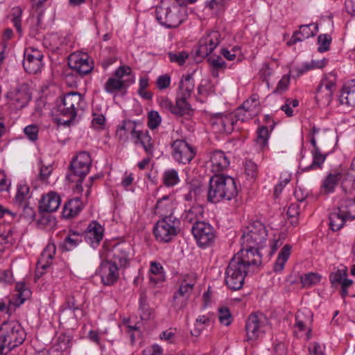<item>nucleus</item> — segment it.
<instances>
[{
	"label": "nucleus",
	"instance_id": "41",
	"mask_svg": "<svg viewBox=\"0 0 355 355\" xmlns=\"http://www.w3.org/2000/svg\"><path fill=\"white\" fill-rule=\"evenodd\" d=\"M139 311L141 318L142 320H147L150 318L152 314V309L149 307L147 303V296L144 291H141L140 293Z\"/></svg>",
	"mask_w": 355,
	"mask_h": 355
},
{
	"label": "nucleus",
	"instance_id": "57",
	"mask_svg": "<svg viewBox=\"0 0 355 355\" xmlns=\"http://www.w3.org/2000/svg\"><path fill=\"white\" fill-rule=\"evenodd\" d=\"M207 61L213 69L220 70L226 67V62L220 56H211Z\"/></svg>",
	"mask_w": 355,
	"mask_h": 355
},
{
	"label": "nucleus",
	"instance_id": "61",
	"mask_svg": "<svg viewBox=\"0 0 355 355\" xmlns=\"http://www.w3.org/2000/svg\"><path fill=\"white\" fill-rule=\"evenodd\" d=\"M245 169L246 175L252 178H254L257 175V164L251 160H246L245 164Z\"/></svg>",
	"mask_w": 355,
	"mask_h": 355
},
{
	"label": "nucleus",
	"instance_id": "18",
	"mask_svg": "<svg viewBox=\"0 0 355 355\" xmlns=\"http://www.w3.org/2000/svg\"><path fill=\"white\" fill-rule=\"evenodd\" d=\"M234 117L232 114L216 113L211 116L210 123L216 132L230 134L234 129Z\"/></svg>",
	"mask_w": 355,
	"mask_h": 355
},
{
	"label": "nucleus",
	"instance_id": "54",
	"mask_svg": "<svg viewBox=\"0 0 355 355\" xmlns=\"http://www.w3.org/2000/svg\"><path fill=\"white\" fill-rule=\"evenodd\" d=\"M290 77L291 74L284 75L281 80L278 82L277 85L274 90V94H282L284 92L286 91L288 88V85L290 84Z\"/></svg>",
	"mask_w": 355,
	"mask_h": 355
},
{
	"label": "nucleus",
	"instance_id": "35",
	"mask_svg": "<svg viewBox=\"0 0 355 355\" xmlns=\"http://www.w3.org/2000/svg\"><path fill=\"white\" fill-rule=\"evenodd\" d=\"M82 209L81 202L78 198L72 199L64 204L62 210V216L65 218H69L78 214Z\"/></svg>",
	"mask_w": 355,
	"mask_h": 355
},
{
	"label": "nucleus",
	"instance_id": "6",
	"mask_svg": "<svg viewBox=\"0 0 355 355\" xmlns=\"http://www.w3.org/2000/svg\"><path fill=\"white\" fill-rule=\"evenodd\" d=\"M267 235L264 225L259 221H254L243 230L241 246L260 248L266 242Z\"/></svg>",
	"mask_w": 355,
	"mask_h": 355
},
{
	"label": "nucleus",
	"instance_id": "17",
	"mask_svg": "<svg viewBox=\"0 0 355 355\" xmlns=\"http://www.w3.org/2000/svg\"><path fill=\"white\" fill-rule=\"evenodd\" d=\"M119 267L108 259L102 261L98 268L102 283L105 286L114 284L119 279Z\"/></svg>",
	"mask_w": 355,
	"mask_h": 355
},
{
	"label": "nucleus",
	"instance_id": "59",
	"mask_svg": "<svg viewBox=\"0 0 355 355\" xmlns=\"http://www.w3.org/2000/svg\"><path fill=\"white\" fill-rule=\"evenodd\" d=\"M171 84V77L168 74L159 76L156 81V85L160 90L167 89Z\"/></svg>",
	"mask_w": 355,
	"mask_h": 355
},
{
	"label": "nucleus",
	"instance_id": "37",
	"mask_svg": "<svg viewBox=\"0 0 355 355\" xmlns=\"http://www.w3.org/2000/svg\"><path fill=\"white\" fill-rule=\"evenodd\" d=\"M311 36V28L309 24L301 25L299 31H295L289 41L287 42L288 46H291L298 42L304 41Z\"/></svg>",
	"mask_w": 355,
	"mask_h": 355
},
{
	"label": "nucleus",
	"instance_id": "55",
	"mask_svg": "<svg viewBox=\"0 0 355 355\" xmlns=\"http://www.w3.org/2000/svg\"><path fill=\"white\" fill-rule=\"evenodd\" d=\"M22 10L19 7H15L12 9V21L14 26L19 33L21 32V17Z\"/></svg>",
	"mask_w": 355,
	"mask_h": 355
},
{
	"label": "nucleus",
	"instance_id": "14",
	"mask_svg": "<svg viewBox=\"0 0 355 355\" xmlns=\"http://www.w3.org/2000/svg\"><path fill=\"white\" fill-rule=\"evenodd\" d=\"M68 65L81 76L89 73L94 69L89 55L83 53H71L68 58Z\"/></svg>",
	"mask_w": 355,
	"mask_h": 355
},
{
	"label": "nucleus",
	"instance_id": "62",
	"mask_svg": "<svg viewBox=\"0 0 355 355\" xmlns=\"http://www.w3.org/2000/svg\"><path fill=\"white\" fill-rule=\"evenodd\" d=\"M250 112H247V110L243 109L241 106H240L236 110L235 113V116L237 118V120L241 121H245L249 119H252L255 116H250L248 115Z\"/></svg>",
	"mask_w": 355,
	"mask_h": 355
},
{
	"label": "nucleus",
	"instance_id": "20",
	"mask_svg": "<svg viewBox=\"0 0 355 355\" xmlns=\"http://www.w3.org/2000/svg\"><path fill=\"white\" fill-rule=\"evenodd\" d=\"M130 248L127 245L117 244L113 247L109 252V260L115 263L119 268H125L129 263Z\"/></svg>",
	"mask_w": 355,
	"mask_h": 355
},
{
	"label": "nucleus",
	"instance_id": "7",
	"mask_svg": "<svg viewBox=\"0 0 355 355\" xmlns=\"http://www.w3.org/2000/svg\"><path fill=\"white\" fill-rule=\"evenodd\" d=\"M180 220L174 216L158 220L153 229L156 239L160 242L171 241L180 231Z\"/></svg>",
	"mask_w": 355,
	"mask_h": 355
},
{
	"label": "nucleus",
	"instance_id": "1",
	"mask_svg": "<svg viewBox=\"0 0 355 355\" xmlns=\"http://www.w3.org/2000/svg\"><path fill=\"white\" fill-rule=\"evenodd\" d=\"M155 15L163 26L176 28L187 18V5L182 0H162L155 8Z\"/></svg>",
	"mask_w": 355,
	"mask_h": 355
},
{
	"label": "nucleus",
	"instance_id": "22",
	"mask_svg": "<svg viewBox=\"0 0 355 355\" xmlns=\"http://www.w3.org/2000/svg\"><path fill=\"white\" fill-rule=\"evenodd\" d=\"M55 254V245L49 243L42 252L41 255L37 261L36 276L38 278L43 275V270L50 266Z\"/></svg>",
	"mask_w": 355,
	"mask_h": 355
},
{
	"label": "nucleus",
	"instance_id": "15",
	"mask_svg": "<svg viewBox=\"0 0 355 355\" xmlns=\"http://www.w3.org/2000/svg\"><path fill=\"white\" fill-rule=\"evenodd\" d=\"M329 281L333 287L340 286V296L345 300L349 295L348 288L352 286L354 282L347 278V268L342 266L336 268L329 275Z\"/></svg>",
	"mask_w": 355,
	"mask_h": 355
},
{
	"label": "nucleus",
	"instance_id": "42",
	"mask_svg": "<svg viewBox=\"0 0 355 355\" xmlns=\"http://www.w3.org/2000/svg\"><path fill=\"white\" fill-rule=\"evenodd\" d=\"M180 178L176 170L172 168L164 171L163 174V182L166 187H173L178 184Z\"/></svg>",
	"mask_w": 355,
	"mask_h": 355
},
{
	"label": "nucleus",
	"instance_id": "45",
	"mask_svg": "<svg viewBox=\"0 0 355 355\" xmlns=\"http://www.w3.org/2000/svg\"><path fill=\"white\" fill-rule=\"evenodd\" d=\"M12 234L13 230L11 227H9L7 230H0V252L3 251L6 245L12 244Z\"/></svg>",
	"mask_w": 355,
	"mask_h": 355
},
{
	"label": "nucleus",
	"instance_id": "13",
	"mask_svg": "<svg viewBox=\"0 0 355 355\" xmlns=\"http://www.w3.org/2000/svg\"><path fill=\"white\" fill-rule=\"evenodd\" d=\"M192 233L200 247H207L214 242L215 232L213 227L204 221L192 226Z\"/></svg>",
	"mask_w": 355,
	"mask_h": 355
},
{
	"label": "nucleus",
	"instance_id": "38",
	"mask_svg": "<svg viewBox=\"0 0 355 355\" xmlns=\"http://www.w3.org/2000/svg\"><path fill=\"white\" fill-rule=\"evenodd\" d=\"M83 235L76 232H70L69 234L64 239L61 246L66 251L75 248L83 241Z\"/></svg>",
	"mask_w": 355,
	"mask_h": 355
},
{
	"label": "nucleus",
	"instance_id": "49",
	"mask_svg": "<svg viewBox=\"0 0 355 355\" xmlns=\"http://www.w3.org/2000/svg\"><path fill=\"white\" fill-rule=\"evenodd\" d=\"M16 297L19 300V304L24 303V302L31 295V291L28 289L24 283H17L16 284Z\"/></svg>",
	"mask_w": 355,
	"mask_h": 355
},
{
	"label": "nucleus",
	"instance_id": "4",
	"mask_svg": "<svg viewBox=\"0 0 355 355\" xmlns=\"http://www.w3.org/2000/svg\"><path fill=\"white\" fill-rule=\"evenodd\" d=\"M26 334L17 321H5L0 327V355H6L11 350L21 345Z\"/></svg>",
	"mask_w": 355,
	"mask_h": 355
},
{
	"label": "nucleus",
	"instance_id": "30",
	"mask_svg": "<svg viewBox=\"0 0 355 355\" xmlns=\"http://www.w3.org/2000/svg\"><path fill=\"white\" fill-rule=\"evenodd\" d=\"M339 100L341 104L355 106V80L349 81L343 86Z\"/></svg>",
	"mask_w": 355,
	"mask_h": 355
},
{
	"label": "nucleus",
	"instance_id": "9",
	"mask_svg": "<svg viewBox=\"0 0 355 355\" xmlns=\"http://www.w3.org/2000/svg\"><path fill=\"white\" fill-rule=\"evenodd\" d=\"M268 318L262 313H251L245 323L246 341L257 340L265 333Z\"/></svg>",
	"mask_w": 355,
	"mask_h": 355
},
{
	"label": "nucleus",
	"instance_id": "28",
	"mask_svg": "<svg viewBox=\"0 0 355 355\" xmlns=\"http://www.w3.org/2000/svg\"><path fill=\"white\" fill-rule=\"evenodd\" d=\"M173 201L168 196H164L159 199L154 208L155 214L159 215L162 218L173 216Z\"/></svg>",
	"mask_w": 355,
	"mask_h": 355
},
{
	"label": "nucleus",
	"instance_id": "23",
	"mask_svg": "<svg viewBox=\"0 0 355 355\" xmlns=\"http://www.w3.org/2000/svg\"><path fill=\"white\" fill-rule=\"evenodd\" d=\"M87 243L93 248L98 245L103 236V227L96 221L92 222L87 230L82 234Z\"/></svg>",
	"mask_w": 355,
	"mask_h": 355
},
{
	"label": "nucleus",
	"instance_id": "56",
	"mask_svg": "<svg viewBox=\"0 0 355 355\" xmlns=\"http://www.w3.org/2000/svg\"><path fill=\"white\" fill-rule=\"evenodd\" d=\"M218 319L220 322L225 326L232 323V315L227 308L223 307L219 309Z\"/></svg>",
	"mask_w": 355,
	"mask_h": 355
},
{
	"label": "nucleus",
	"instance_id": "48",
	"mask_svg": "<svg viewBox=\"0 0 355 355\" xmlns=\"http://www.w3.org/2000/svg\"><path fill=\"white\" fill-rule=\"evenodd\" d=\"M291 175L287 172L282 173L279 183L274 189V196L277 198L282 191L284 187L291 181Z\"/></svg>",
	"mask_w": 355,
	"mask_h": 355
},
{
	"label": "nucleus",
	"instance_id": "40",
	"mask_svg": "<svg viewBox=\"0 0 355 355\" xmlns=\"http://www.w3.org/2000/svg\"><path fill=\"white\" fill-rule=\"evenodd\" d=\"M190 96H185L184 94H180V96L177 98L176 103L174 105V110L173 114L178 116H183L189 113L191 109L189 103L187 99Z\"/></svg>",
	"mask_w": 355,
	"mask_h": 355
},
{
	"label": "nucleus",
	"instance_id": "32",
	"mask_svg": "<svg viewBox=\"0 0 355 355\" xmlns=\"http://www.w3.org/2000/svg\"><path fill=\"white\" fill-rule=\"evenodd\" d=\"M83 308V302H79L76 299L75 295H71L66 297L64 304L60 307L61 313H64L67 311H71L73 316L77 318L76 311H80V315H83L82 309Z\"/></svg>",
	"mask_w": 355,
	"mask_h": 355
},
{
	"label": "nucleus",
	"instance_id": "27",
	"mask_svg": "<svg viewBox=\"0 0 355 355\" xmlns=\"http://www.w3.org/2000/svg\"><path fill=\"white\" fill-rule=\"evenodd\" d=\"M140 123L135 121L125 120L117 130V135L120 141H126L128 139L127 134H130L131 138L134 139L137 133L139 131L138 129Z\"/></svg>",
	"mask_w": 355,
	"mask_h": 355
},
{
	"label": "nucleus",
	"instance_id": "3",
	"mask_svg": "<svg viewBox=\"0 0 355 355\" xmlns=\"http://www.w3.org/2000/svg\"><path fill=\"white\" fill-rule=\"evenodd\" d=\"M238 193L235 180L228 175L215 174L209 182L207 200L217 203L222 200H231Z\"/></svg>",
	"mask_w": 355,
	"mask_h": 355
},
{
	"label": "nucleus",
	"instance_id": "51",
	"mask_svg": "<svg viewBox=\"0 0 355 355\" xmlns=\"http://www.w3.org/2000/svg\"><path fill=\"white\" fill-rule=\"evenodd\" d=\"M300 207L297 203H292L287 209L286 215L290 223L295 225L297 222V216L300 214Z\"/></svg>",
	"mask_w": 355,
	"mask_h": 355
},
{
	"label": "nucleus",
	"instance_id": "46",
	"mask_svg": "<svg viewBox=\"0 0 355 355\" xmlns=\"http://www.w3.org/2000/svg\"><path fill=\"white\" fill-rule=\"evenodd\" d=\"M125 85L124 81L119 78H110L105 84V90L108 93H113L121 90Z\"/></svg>",
	"mask_w": 355,
	"mask_h": 355
},
{
	"label": "nucleus",
	"instance_id": "33",
	"mask_svg": "<svg viewBox=\"0 0 355 355\" xmlns=\"http://www.w3.org/2000/svg\"><path fill=\"white\" fill-rule=\"evenodd\" d=\"M204 208L200 205L193 206L183 214V218L185 222L196 225V223H201L203 218Z\"/></svg>",
	"mask_w": 355,
	"mask_h": 355
},
{
	"label": "nucleus",
	"instance_id": "39",
	"mask_svg": "<svg viewBox=\"0 0 355 355\" xmlns=\"http://www.w3.org/2000/svg\"><path fill=\"white\" fill-rule=\"evenodd\" d=\"M194 86L195 83L193 74L189 73L182 76L179 85L180 94H184L185 96H190L193 91Z\"/></svg>",
	"mask_w": 355,
	"mask_h": 355
},
{
	"label": "nucleus",
	"instance_id": "63",
	"mask_svg": "<svg viewBox=\"0 0 355 355\" xmlns=\"http://www.w3.org/2000/svg\"><path fill=\"white\" fill-rule=\"evenodd\" d=\"M311 69V64L309 63L304 64L302 67L293 68L290 71V74H292L293 78H297L302 75L304 73L309 71Z\"/></svg>",
	"mask_w": 355,
	"mask_h": 355
},
{
	"label": "nucleus",
	"instance_id": "60",
	"mask_svg": "<svg viewBox=\"0 0 355 355\" xmlns=\"http://www.w3.org/2000/svg\"><path fill=\"white\" fill-rule=\"evenodd\" d=\"M243 109L247 110V112H250L248 115L250 116H257L260 111V106L257 105V104L250 103V101L246 100L243 102V103L241 105Z\"/></svg>",
	"mask_w": 355,
	"mask_h": 355
},
{
	"label": "nucleus",
	"instance_id": "5",
	"mask_svg": "<svg viewBox=\"0 0 355 355\" xmlns=\"http://www.w3.org/2000/svg\"><path fill=\"white\" fill-rule=\"evenodd\" d=\"M91 165L89 153L86 151L80 152L70 163L67 179L70 182H76L77 189L83 190L82 182L89 172Z\"/></svg>",
	"mask_w": 355,
	"mask_h": 355
},
{
	"label": "nucleus",
	"instance_id": "10",
	"mask_svg": "<svg viewBox=\"0 0 355 355\" xmlns=\"http://www.w3.org/2000/svg\"><path fill=\"white\" fill-rule=\"evenodd\" d=\"M257 248H243L232 259L239 261L248 272H254L261 263V255Z\"/></svg>",
	"mask_w": 355,
	"mask_h": 355
},
{
	"label": "nucleus",
	"instance_id": "25",
	"mask_svg": "<svg viewBox=\"0 0 355 355\" xmlns=\"http://www.w3.org/2000/svg\"><path fill=\"white\" fill-rule=\"evenodd\" d=\"M210 168L215 174H219L225 171L230 164V161L221 150H215L210 155Z\"/></svg>",
	"mask_w": 355,
	"mask_h": 355
},
{
	"label": "nucleus",
	"instance_id": "11",
	"mask_svg": "<svg viewBox=\"0 0 355 355\" xmlns=\"http://www.w3.org/2000/svg\"><path fill=\"white\" fill-rule=\"evenodd\" d=\"M220 33L218 31H210L204 35L198 42L195 59L198 62L209 55L220 44Z\"/></svg>",
	"mask_w": 355,
	"mask_h": 355
},
{
	"label": "nucleus",
	"instance_id": "34",
	"mask_svg": "<svg viewBox=\"0 0 355 355\" xmlns=\"http://www.w3.org/2000/svg\"><path fill=\"white\" fill-rule=\"evenodd\" d=\"M135 144H140L148 154H152L154 150L152 138L148 130L145 132L139 130L134 138Z\"/></svg>",
	"mask_w": 355,
	"mask_h": 355
},
{
	"label": "nucleus",
	"instance_id": "31",
	"mask_svg": "<svg viewBox=\"0 0 355 355\" xmlns=\"http://www.w3.org/2000/svg\"><path fill=\"white\" fill-rule=\"evenodd\" d=\"M329 173L322 181V187L326 193H333L340 181L343 173L338 169Z\"/></svg>",
	"mask_w": 355,
	"mask_h": 355
},
{
	"label": "nucleus",
	"instance_id": "8",
	"mask_svg": "<svg viewBox=\"0 0 355 355\" xmlns=\"http://www.w3.org/2000/svg\"><path fill=\"white\" fill-rule=\"evenodd\" d=\"M247 272L239 261L231 259L225 273V283L227 288L232 291L241 289L244 284Z\"/></svg>",
	"mask_w": 355,
	"mask_h": 355
},
{
	"label": "nucleus",
	"instance_id": "16",
	"mask_svg": "<svg viewBox=\"0 0 355 355\" xmlns=\"http://www.w3.org/2000/svg\"><path fill=\"white\" fill-rule=\"evenodd\" d=\"M44 55L37 49H27L24 51L23 67L28 73L35 74L40 72L43 67Z\"/></svg>",
	"mask_w": 355,
	"mask_h": 355
},
{
	"label": "nucleus",
	"instance_id": "47",
	"mask_svg": "<svg viewBox=\"0 0 355 355\" xmlns=\"http://www.w3.org/2000/svg\"><path fill=\"white\" fill-rule=\"evenodd\" d=\"M168 57L171 62H175L179 65L184 64L186 60L189 58V53L187 51L168 52Z\"/></svg>",
	"mask_w": 355,
	"mask_h": 355
},
{
	"label": "nucleus",
	"instance_id": "36",
	"mask_svg": "<svg viewBox=\"0 0 355 355\" xmlns=\"http://www.w3.org/2000/svg\"><path fill=\"white\" fill-rule=\"evenodd\" d=\"M291 246L288 244L281 249L274 263L273 270L275 272H279L283 270L284 265L291 255Z\"/></svg>",
	"mask_w": 355,
	"mask_h": 355
},
{
	"label": "nucleus",
	"instance_id": "2",
	"mask_svg": "<svg viewBox=\"0 0 355 355\" xmlns=\"http://www.w3.org/2000/svg\"><path fill=\"white\" fill-rule=\"evenodd\" d=\"M86 107L84 96L77 92H70L63 95L58 101L55 112L59 116L58 123L70 125L74 123L78 110Z\"/></svg>",
	"mask_w": 355,
	"mask_h": 355
},
{
	"label": "nucleus",
	"instance_id": "53",
	"mask_svg": "<svg viewBox=\"0 0 355 355\" xmlns=\"http://www.w3.org/2000/svg\"><path fill=\"white\" fill-rule=\"evenodd\" d=\"M29 187L26 184H19L17 187V191L15 196L17 203L21 204L28 198Z\"/></svg>",
	"mask_w": 355,
	"mask_h": 355
},
{
	"label": "nucleus",
	"instance_id": "19",
	"mask_svg": "<svg viewBox=\"0 0 355 355\" xmlns=\"http://www.w3.org/2000/svg\"><path fill=\"white\" fill-rule=\"evenodd\" d=\"M7 97L12 101L18 108L24 107L31 99V94L26 85H21L13 88L7 94Z\"/></svg>",
	"mask_w": 355,
	"mask_h": 355
},
{
	"label": "nucleus",
	"instance_id": "29",
	"mask_svg": "<svg viewBox=\"0 0 355 355\" xmlns=\"http://www.w3.org/2000/svg\"><path fill=\"white\" fill-rule=\"evenodd\" d=\"M60 202V197L55 192H50L42 198L40 207L42 211L51 213L59 208Z\"/></svg>",
	"mask_w": 355,
	"mask_h": 355
},
{
	"label": "nucleus",
	"instance_id": "24",
	"mask_svg": "<svg viewBox=\"0 0 355 355\" xmlns=\"http://www.w3.org/2000/svg\"><path fill=\"white\" fill-rule=\"evenodd\" d=\"M316 130L315 127L312 128V170H321L323 168V164L326 160L328 153H322L320 147L317 145V138L315 137Z\"/></svg>",
	"mask_w": 355,
	"mask_h": 355
},
{
	"label": "nucleus",
	"instance_id": "64",
	"mask_svg": "<svg viewBox=\"0 0 355 355\" xmlns=\"http://www.w3.org/2000/svg\"><path fill=\"white\" fill-rule=\"evenodd\" d=\"M144 355H162V349L158 345H154L143 352Z\"/></svg>",
	"mask_w": 355,
	"mask_h": 355
},
{
	"label": "nucleus",
	"instance_id": "44",
	"mask_svg": "<svg viewBox=\"0 0 355 355\" xmlns=\"http://www.w3.org/2000/svg\"><path fill=\"white\" fill-rule=\"evenodd\" d=\"M150 272L152 273V275H158L157 277H155L153 275H150L149 278L151 282L157 284L164 280L162 275L163 267L159 263H157L155 261L151 262Z\"/></svg>",
	"mask_w": 355,
	"mask_h": 355
},
{
	"label": "nucleus",
	"instance_id": "43",
	"mask_svg": "<svg viewBox=\"0 0 355 355\" xmlns=\"http://www.w3.org/2000/svg\"><path fill=\"white\" fill-rule=\"evenodd\" d=\"M331 42L332 38L329 34L319 35L317 39L318 51L319 53L328 51L330 49Z\"/></svg>",
	"mask_w": 355,
	"mask_h": 355
},
{
	"label": "nucleus",
	"instance_id": "50",
	"mask_svg": "<svg viewBox=\"0 0 355 355\" xmlns=\"http://www.w3.org/2000/svg\"><path fill=\"white\" fill-rule=\"evenodd\" d=\"M256 142L260 145L261 147H264L267 143L269 137V131L266 126H261L258 128L257 131Z\"/></svg>",
	"mask_w": 355,
	"mask_h": 355
},
{
	"label": "nucleus",
	"instance_id": "52",
	"mask_svg": "<svg viewBox=\"0 0 355 355\" xmlns=\"http://www.w3.org/2000/svg\"><path fill=\"white\" fill-rule=\"evenodd\" d=\"M162 119L157 111H150L148 114V126L150 129L157 128L161 123Z\"/></svg>",
	"mask_w": 355,
	"mask_h": 355
},
{
	"label": "nucleus",
	"instance_id": "58",
	"mask_svg": "<svg viewBox=\"0 0 355 355\" xmlns=\"http://www.w3.org/2000/svg\"><path fill=\"white\" fill-rule=\"evenodd\" d=\"M38 127L35 125H30L24 129V134L28 139L32 141H35L38 138Z\"/></svg>",
	"mask_w": 355,
	"mask_h": 355
},
{
	"label": "nucleus",
	"instance_id": "26",
	"mask_svg": "<svg viewBox=\"0 0 355 355\" xmlns=\"http://www.w3.org/2000/svg\"><path fill=\"white\" fill-rule=\"evenodd\" d=\"M193 284L184 282L173 295V306L180 309L186 306L187 299L193 291Z\"/></svg>",
	"mask_w": 355,
	"mask_h": 355
},
{
	"label": "nucleus",
	"instance_id": "12",
	"mask_svg": "<svg viewBox=\"0 0 355 355\" xmlns=\"http://www.w3.org/2000/svg\"><path fill=\"white\" fill-rule=\"evenodd\" d=\"M171 155L178 163L189 164L195 157L193 148L182 139H177L171 144Z\"/></svg>",
	"mask_w": 355,
	"mask_h": 355
},
{
	"label": "nucleus",
	"instance_id": "21",
	"mask_svg": "<svg viewBox=\"0 0 355 355\" xmlns=\"http://www.w3.org/2000/svg\"><path fill=\"white\" fill-rule=\"evenodd\" d=\"M354 219L355 213L352 214L349 211H345L338 207L329 216V226L332 231L336 232L344 226L347 220H353Z\"/></svg>",
	"mask_w": 355,
	"mask_h": 355
}]
</instances>
